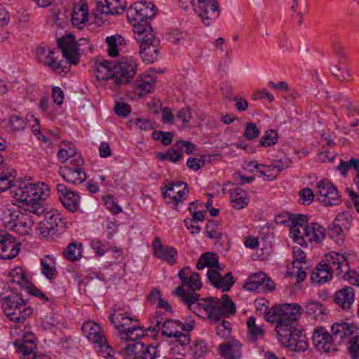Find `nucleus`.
Wrapping results in <instances>:
<instances>
[{
  "label": "nucleus",
  "instance_id": "603ef678",
  "mask_svg": "<svg viewBox=\"0 0 359 359\" xmlns=\"http://www.w3.org/2000/svg\"><path fill=\"white\" fill-rule=\"evenodd\" d=\"M205 230L210 238H219L222 236L219 224L215 221L208 222L206 224Z\"/></svg>",
  "mask_w": 359,
  "mask_h": 359
},
{
  "label": "nucleus",
  "instance_id": "69168bd1",
  "mask_svg": "<svg viewBox=\"0 0 359 359\" xmlns=\"http://www.w3.org/2000/svg\"><path fill=\"white\" fill-rule=\"evenodd\" d=\"M176 117L182 120L184 123H187L191 119L192 114L189 107H184L177 111Z\"/></svg>",
  "mask_w": 359,
  "mask_h": 359
},
{
  "label": "nucleus",
  "instance_id": "4c0bfd02",
  "mask_svg": "<svg viewBox=\"0 0 359 359\" xmlns=\"http://www.w3.org/2000/svg\"><path fill=\"white\" fill-rule=\"evenodd\" d=\"M62 144L64 147L60 149L57 156L60 162L64 163L69 158L76 156V147L73 143L69 142L62 141Z\"/></svg>",
  "mask_w": 359,
  "mask_h": 359
},
{
  "label": "nucleus",
  "instance_id": "f257e3e1",
  "mask_svg": "<svg viewBox=\"0 0 359 359\" xmlns=\"http://www.w3.org/2000/svg\"><path fill=\"white\" fill-rule=\"evenodd\" d=\"M96 77L105 88L116 91L122 85L130 82L137 72V65L133 59L118 62L102 60L96 62Z\"/></svg>",
  "mask_w": 359,
  "mask_h": 359
},
{
  "label": "nucleus",
  "instance_id": "cd10ccee",
  "mask_svg": "<svg viewBox=\"0 0 359 359\" xmlns=\"http://www.w3.org/2000/svg\"><path fill=\"white\" fill-rule=\"evenodd\" d=\"M304 236L309 242H321L325 238V229L316 223H311L303 229Z\"/></svg>",
  "mask_w": 359,
  "mask_h": 359
},
{
  "label": "nucleus",
  "instance_id": "a211bd4d",
  "mask_svg": "<svg viewBox=\"0 0 359 359\" xmlns=\"http://www.w3.org/2000/svg\"><path fill=\"white\" fill-rule=\"evenodd\" d=\"M358 327L347 323H335L331 327V332L334 341L339 344L346 340L351 344V339L358 335Z\"/></svg>",
  "mask_w": 359,
  "mask_h": 359
},
{
  "label": "nucleus",
  "instance_id": "338daca9",
  "mask_svg": "<svg viewBox=\"0 0 359 359\" xmlns=\"http://www.w3.org/2000/svg\"><path fill=\"white\" fill-rule=\"evenodd\" d=\"M52 97L56 104L60 105L63 102L64 92L59 87H53L52 90Z\"/></svg>",
  "mask_w": 359,
  "mask_h": 359
},
{
  "label": "nucleus",
  "instance_id": "6e6552de",
  "mask_svg": "<svg viewBox=\"0 0 359 359\" xmlns=\"http://www.w3.org/2000/svg\"><path fill=\"white\" fill-rule=\"evenodd\" d=\"M277 336L281 344L291 351H305L308 348L307 339L302 329L293 327L285 331L280 330Z\"/></svg>",
  "mask_w": 359,
  "mask_h": 359
},
{
  "label": "nucleus",
  "instance_id": "680f3d73",
  "mask_svg": "<svg viewBox=\"0 0 359 359\" xmlns=\"http://www.w3.org/2000/svg\"><path fill=\"white\" fill-rule=\"evenodd\" d=\"M205 164V160L203 157L195 158L189 157L187 160V165L189 168L197 170L203 166Z\"/></svg>",
  "mask_w": 359,
  "mask_h": 359
},
{
  "label": "nucleus",
  "instance_id": "2eb2a0df",
  "mask_svg": "<svg viewBox=\"0 0 359 359\" xmlns=\"http://www.w3.org/2000/svg\"><path fill=\"white\" fill-rule=\"evenodd\" d=\"M57 197L62 205L70 212H76L80 210V196L63 184L57 185Z\"/></svg>",
  "mask_w": 359,
  "mask_h": 359
},
{
  "label": "nucleus",
  "instance_id": "473e14b6",
  "mask_svg": "<svg viewBox=\"0 0 359 359\" xmlns=\"http://www.w3.org/2000/svg\"><path fill=\"white\" fill-rule=\"evenodd\" d=\"M55 50L48 48L47 54L41 57L39 62L43 63L45 66L50 67L53 72L61 73L64 72V68L61 61H57V58L55 57Z\"/></svg>",
  "mask_w": 359,
  "mask_h": 359
},
{
  "label": "nucleus",
  "instance_id": "c85d7f7f",
  "mask_svg": "<svg viewBox=\"0 0 359 359\" xmlns=\"http://www.w3.org/2000/svg\"><path fill=\"white\" fill-rule=\"evenodd\" d=\"M20 214V210L18 211V213L13 211L8 215H5L3 218V223L6 229L21 234L22 221Z\"/></svg>",
  "mask_w": 359,
  "mask_h": 359
},
{
  "label": "nucleus",
  "instance_id": "f704fd0d",
  "mask_svg": "<svg viewBox=\"0 0 359 359\" xmlns=\"http://www.w3.org/2000/svg\"><path fill=\"white\" fill-rule=\"evenodd\" d=\"M305 311L309 316L319 320H323L327 314L326 308L322 304L316 301L308 302L305 306Z\"/></svg>",
  "mask_w": 359,
  "mask_h": 359
},
{
  "label": "nucleus",
  "instance_id": "58836bf2",
  "mask_svg": "<svg viewBox=\"0 0 359 359\" xmlns=\"http://www.w3.org/2000/svg\"><path fill=\"white\" fill-rule=\"evenodd\" d=\"M145 330L139 326V323L132 325L129 330L120 335L121 339L134 341L141 337L144 336Z\"/></svg>",
  "mask_w": 359,
  "mask_h": 359
},
{
  "label": "nucleus",
  "instance_id": "de8ad7c7",
  "mask_svg": "<svg viewBox=\"0 0 359 359\" xmlns=\"http://www.w3.org/2000/svg\"><path fill=\"white\" fill-rule=\"evenodd\" d=\"M46 259H52L50 255H46L45 258L41 259V272L48 279L51 280L55 277L56 270L46 262Z\"/></svg>",
  "mask_w": 359,
  "mask_h": 359
},
{
  "label": "nucleus",
  "instance_id": "0e129e2a",
  "mask_svg": "<svg viewBox=\"0 0 359 359\" xmlns=\"http://www.w3.org/2000/svg\"><path fill=\"white\" fill-rule=\"evenodd\" d=\"M116 114L120 116H126L130 113V107L124 102H118L114 107Z\"/></svg>",
  "mask_w": 359,
  "mask_h": 359
},
{
  "label": "nucleus",
  "instance_id": "ea45409f",
  "mask_svg": "<svg viewBox=\"0 0 359 359\" xmlns=\"http://www.w3.org/2000/svg\"><path fill=\"white\" fill-rule=\"evenodd\" d=\"M246 324L251 340L255 341L259 337H264V330L262 326L256 324L255 317H249Z\"/></svg>",
  "mask_w": 359,
  "mask_h": 359
},
{
  "label": "nucleus",
  "instance_id": "09e8293b",
  "mask_svg": "<svg viewBox=\"0 0 359 359\" xmlns=\"http://www.w3.org/2000/svg\"><path fill=\"white\" fill-rule=\"evenodd\" d=\"M278 141V135L275 130H269L266 131L264 136L260 140V145L262 147H269L276 144Z\"/></svg>",
  "mask_w": 359,
  "mask_h": 359
},
{
  "label": "nucleus",
  "instance_id": "79ce46f5",
  "mask_svg": "<svg viewBox=\"0 0 359 359\" xmlns=\"http://www.w3.org/2000/svg\"><path fill=\"white\" fill-rule=\"evenodd\" d=\"M11 336L17 351L19 353H22V330L20 325H15L11 327Z\"/></svg>",
  "mask_w": 359,
  "mask_h": 359
},
{
  "label": "nucleus",
  "instance_id": "f03ea898",
  "mask_svg": "<svg viewBox=\"0 0 359 359\" xmlns=\"http://www.w3.org/2000/svg\"><path fill=\"white\" fill-rule=\"evenodd\" d=\"M348 271V260L345 254L331 252L319 263L311 274L313 283H323L330 280L333 274L345 279Z\"/></svg>",
  "mask_w": 359,
  "mask_h": 359
},
{
  "label": "nucleus",
  "instance_id": "aec40b11",
  "mask_svg": "<svg viewBox=\"0 0 359 359\" xmlns=\"http://www.w3.org/2000/svg\"><path fill=\"white\" fill-rule=\"evenodd\" d=\"M207 276L210 283L215 287L221 289L222 292L229 291L234 284L231 272H228L222 277L217 270L208 269Z\"/></svg>",
  "mask_w": 359,
  "mask_h": 359
},
{
  "label": "nucleus",
  "instance_id": "5fc2aeb1",
  "mask_svg": "<svg viewBox=\"0 0 359 359\" xmlns=\"http://www.w3.org/2000/svg\"><path fill=\"white\" fill-rule=\"evenodd\" d=\"M300 196V203L308 205L311 204L314 199L313 191L309 188H304L299 192Z\"/></svg>",
  "mask_w": 359,
  "mask_h": 359
},
{
  "label": "nucleus",
  "instance_id": "bb28decb",
  "mask_svg": "<svg viewBox=\"0 0 359 359\" xmlns=\"http://www.w3.org/2000/svg\"><path fill=\"white\" fill-rule=\"evenodd\" d=\"M212 4L214 5L213 6L205 5L204 8L205 9H203L204 12L195 11L206 26H210L220 14V10L217 0H214Z\"/></svg>",
  "mask_w": 359,
  "mask_h": 359
},
{
  "label": "nucleus",
  "instance_id": "864d4df0",
  "mask_svg": "<svg viewBox=\"0 0 359 359\" xmlns=\"http://www.w3.org/2000/svg\"><path fill=\"white\" fill-rule=\"evenodd\" d=\"M264 318L271 323L278 324L279 318V306L268 309L266 306L264 311Z\"/></svg>",
  "mask_w": 359,
  "mask_h": 359
},
{
  "label": "nucleus",
  "instance_id": "20e7f679",
  "mask_svg": "<svg viewBox=\"0 0 359 359\" xmlns=\"http://www.w3.org/2000/svg\"><path fill=\"white\" fill-rule=\"evenodd\" d=\"M135 38L140 44V54L143 61L148 64L154 62L158 57L160 41L152 27L145 30L143 27L136 26Z\"/></svg>",
  "mask_w": 359,
  "mask_h": 359
},
{
  "label": "nucleus",
  "instance_id": "39448f33",
  "mask_svg": "<svg viewBox=\"0 0 359 359\" xmlns=\"http://www.w3.org/2000/svg\"><path fill=\"white\" fill-rule=\"evenodd\" d=\"M25 188L27 195L24 198V210L33 212L36 215L43 214L46 210L43 201L50 195L49 186L43 181H39Z\"/></svg>",
  "mask_w": 359,
  "mask_h": 359
},
{
  "label": "nucleus",
  "instance_id": "a18cd8bd",
  "mask_svg": "<svg viewBox=\"0 0 359 359\" xmlns=\"http://www.w3.org/2000/svg\"><path fill=\"white\" fill-rule=\"evenodd\" d=\"M36 215L31 211L24 210V235H30L35 222Z\"/></svg>",
  "mask_w": 359,
  "mask_h": 359
},
{
  "label": "nucleus",
  "instance_id": "c756f323",
  "mask_svg": "<svg viewBox=\"0 0 359 359\" xmlns=\"http://www.w3.org/2000/svg\"><path fill=\"white\" fill-rule=\"evenodd\" d=\"M205 267H208L209 269H219V264L217 256L212 252L203 253L196 263V269L202 270Z\"/></svg>",
  "mask_w": 359,
  "mask_h": 359
},
{
  "label": "nucleus",
  "instance_id": "2f4dec72",
  "mask_svg": "<svg viewBox=\"0 0 359 359\" xmlns=\"http://www.w3.org/2000/svg\"><path fill=\"white\" fill-rule=\"evenodd\" d=\"M155 79L150 75L141 76L135 83V92L141 96L151 92L155 84Z\"/></svg>",
  "mask_w": 359,
  "mask_h": 359
},
{
  "label": "nucleus",
  "instance_id": "f8f14e48",
  "mask_svg": "<svg viewBox=\"0 0 359 359\" xmlns=\"http://www.w3.org/2000/svg\"><path fill=\"white\" fill-rule=\"evenodd\" d=\"M161 334L168 338H173V342L181 346L187 345L190 342L189 334L182 333L181 322L168 319L163 322L161 327Z\"/></svg>",
  "mask_w": 359,
  "mask_h": 359
},
{
  "label": "nucleus",
  "instance_id": "4468645a",
  "mask_svg": "<svg viewBox=\"0 0 359 359\" xmlns=\"http://www.w3.org/2000/svg\"><path fill=\"white\" fill-rule=\"evenodd\" d=\"M312 340L315 347L320 352L333 353L337 351L332 335L323 327H317L314 330Z\"/></svg>",
  "mask_w": 359,
  "mask_h": 359
},
{
  "label": "nucleus",
  "instance_id": "c9c22d12",
  "mask_svg": "<svg viewBox=\"0 0 359 359\" xmlns=\"http://www.w3.org/2000/svg\"><path fill=\"white\" fill-rule=\"evenodd\" d=\"M351 169L356 172V177L359 180V158H351L347 161L340 160V163L337 167V170L344 177H346L347 172Z\"/></svg>",
  "mask_w": 359,
  "mask_h": 359
},
{
  "label": "nucleus",
  "instance_id": "a19ab883",
  "mask_svg": "<svg viewBox=\"0 0 359 359\" xmlns=\"http://www.w3.org/2000/svg\"><path fill=\"white\" fill-rule=\"evenodd\" d=\"M190 354L195 358L204 357L209 352L207 344L202 339L196 340L189 349Z\"/></svg>",
  "mask_w": 359,
  "mask_h": 359
},
{
  "label": "nucleus",
  "instance_id": "4d7b16f0",
  "mask_svg": "<svg viewBox=\"0 0 359 359\" xmlns=\"http://www.w3.org/2000/svg\"><path fill=\"white\" fill-rule=\"evenodd\" d=\"M106 43L107 44V52L109 56L116 57L118 54L117 48V39L114 36H107L106 38Z\"/></svg>",
  "mask_w": 359,
  "mask_h": 359
},
{
  "label": "nucleus",
  "instance_id": "f3484780",
  "mask_svg": "<svg viewBox=\"0 0 359 359\" xmlns=\"http://www.w3.org/2000/svg\"><path fill=\"white\" fill-rule=\"evenodd\" d=\"M81 331L89 341L98 344L100 347L109 348L104 336L102 334V328L98 324L93 321H87L83 324Z\"/></svg>",
  "mask_w": 359,
  "mask_h": 359
},
{
  "label": "nucleus",
  "instance_id": "49530a36",
  "mask_svg": "<svg viewBox=\"0 0 359 359\" xmlns=\"http://www.w3.org/2000/svg\"><path fill=\"white\" fill-rule=\"evenodd\" d=\"M260 131L255 123L247 122L245 124L244 137L248 140H252L259 135Z\"/></svg>",
  "mask_w": 359,
  "mask_h": 359
},
{
  "label": "nucleus",
  "instance_id": "bf43d9fd",
  "mask_svg": "<svg viewBox=\"0 0 359 359\" xmlns=\"http://www.w3.org/2000/svg\"><path fill=\"white\" fill-rule=\"evenodd\" d=\"M352 359H359V336L355 335L351 339V345L348 347Z\"/></svg>",
  "mask_w": 359,
  "mask_h": 359
},
{
  "label": "nucleus",
  "instance_id": "7c9ffc66",
  "mask_svg": "<svg viewBox=\"0 0 359 359\" xmlns=\"http://www.w3.org/2000/svg\"><path fill=\"white\" fill-rule=\"evenodd\" d=\"M219 350L226 359H238L241 355V345L237 342L222 344Z\"/></svg>",
  "mask_w": 359,
  "mask_h": 359
},
{
  "label": "nucleus",
  "instance_id": "393cba45",
  "mask_svg": "<svg viewBox=\"0 0 359 359\" xmlns=\"http://www.w3.org/2000/svg\"><path fill=\"white\" fill-rule=\"evenodd\" d=\"M88 8L87 4L83 1L79 2L74 6L72 23L74 27L81 29V25H85L88 19Z\"/></svg>",
  "mask_w": 359,
  "mask_h": 359
},
{
  "label": "nucleus",
  "instance_id": "37998d69",
  "mask_svg": "<svg viewBox=\"0 0 359 359\" xmlns=\"http://www.w3.org/2000/svg\"><path fill=\"white\" fill-rule=\"evenodd\" d=\"M24 290L29 293V294L36 297L45 302L49 301V299L46 296V294L42 292L40 289L36 287L34 284L29 283L28 280L26 278L25 275L24 274Z\"/></svg>",
  "mask_w": 359,
  "mask_h": 359
},
{
  "label": "nucleus",
  "instance_id": "0eeeda50",
  "mask_svg": "<svg viewBox=\"0 0 359 359\" xmlns=\"http://www.w3.org/2000/svg\"><path fill=\"white\" fill-rule=\"evenodd\" d=\"M154 8V5L150 2L138 1L130 5L126 10L127 18L133 24L135 34L136 26L143 27L145 30L151 27L147 20L155 15Z\"/></svg>",
  "mask_w": 359,
  "mask_h": 359
},
{
  "label": "nucleus",
  "instance_id": "5701e85b",
  "mask_svg": "<svg viewBox=\"0 0 359 359\" xmlns=\"http://www.w3.org/2000/svg\"><path fill=\"white\" fill-rule=\"evenodd\" d=\"M96 8L104 14H118L125 10L126 0H94Z\"/></svg>",
  "mask_w": 359,
  "mask_h": 359
},
{
  "label": "nucleus",
  "instance_id": "e2e57ef3",
  "mask_svg": "<svg viewBox=\"0 0 359 359\" xmlns=\"http://www.w3.org/2000/svg\"><path fill=\"white\" fill-rule=\"evenodd\" d=\"M135 125L141 130H150L154 128V123L149 119L143 118L136 119Z\"/></svg>",
  "mask_w": 359,
  "mask_h": 359
},
{
  "label": "nucleus",
  "instance_id": "13d9d810",
  "mask_svg": "<svg viewBox=\"0 0 359 359\" xmlns=\"http://www.w3.org/2000/svg\"><path fill=\"white\" fill-rule=\"evenodd\" d=\"M176 147L182 153L190 154L196 149V146L189 141L178 140L176 142Z\"/></svg>",
  "mask_w": 359,
  "mask_h": 359
},
{
  "label": "nucleus",
  "instance_id": "052dcab7",
  "mask_svg": "<svg viewBox=\"0 0 359 359\" xmlns=\"http://www.w3.org/2000/svg\"><path fill=\"white\" fill-rule=\"evenodd\" d=\"M46 224H48L49 229L52 231V235H55L58 231L59 224H62V221L58 216L51 215L49 218L44 221Z\"/></svg>",
  "mask_w": 359,
  "mask_h": 359
},
{
  "label": "nucleus",
  "instance_id": "72a5a7b5",
  "mask_svg": "<svg viewBox=\"0 0 359 359\" xmlns=\"http://www.w3.org/2000/svg\"><path fill=\"white\" fill-rule=\"evenodd\" d=\"M202 283L201 281L200 275L197 272H192L186 283H182L178 287H182L183 293L186 295L191 294V292H195L196 290H199L201 288Z\"/></svg>",
  "mask_w": 359,
  "mask_h": 359
},
{
  "label": "nucleus",
  "instance_id": "b1692460",
  "mask_svg": "<svg viewBox=\"0 0 359 359\" xmlns=\"http://www.w3.org/2000/svg\"><path fill=\"white\" fill-rule=\"evenodd\" d=\"M353 301V288L349 286H346L337 290L333 297V302L344 310L350 309Z\"/></svg>",
  "mask_w": 359,
  "mask_h": 359
},
{
  "label": "nucleus",
  "instance_id": "9d476101",
  "mask_svg": "<svg viewBox=\"0 0 359 359\" xmlns=\"http://www.w3.org/2000/svg\"><path fill=\"white\" fill-rule=\"evenodd\" d=\"M85 43H88V39L81 38L76 41L74 36L70 33L57 39V44L63 57L73 65L77 64L79 60V46Z\"/></svg>",
  "mask_w": 359,
  "mask_h": 359
},
{
  "label": "nucleus",
  "instance_id": "6ab92c4d",
  "mask_svg": "<svg viewBox=\"0 0 359 359\" xmlns=\"http://www.w3.org/2000/svg\"><path fill=\"white\" fill-rule=\"evenodd\" d=\"M154 255L157 258L163 260L170 264H175L177 257V251L172 247L163 245L161 238L155 237L153 243Z\"/></svg>",
  "mask_w": 359,
  "mask_h": 359
},
{
  "label": "nucleus",
  "instance_id": "e433bc0d",
  "mask_svg": "<svg viewBox=\"0 0 359 359\" xmlns=\"http://www.w3.org/2000/svg\"><path fill=\"white\" fill-rule=\"evenodd\" d=\"M62 255L65 258L71 262L79 260L82 255V244L76 242L69 243L63 251Z\"/></svg>",
  "mask_w": 359,
  "mask_h": 359
},
{
  "label": "nucleus",
  "instance_id": "9b49d317",
  "mask_svg": "<svg viewBox=\"0 0 359 359\" xmlns=\"http://www.w3.org/2000/svg\"><path fill=\"white\" fill-rule=\"evenodd\" d=\"M316 187L318 200L324 206L338 205L341 203L338 190L330 181H318Z\"/></svg>",
  "mask_w": 359,
  "mask_h": 359
},
{
  "label": "nucleus",
  "instance_id": "412c9836",
  "mask_svg": "<svg viewBox=\"0 0 359 359\" xmlns=\"http://www.w3.org/2000/svg\"><path fill=\"white\" fill-rule=\"evenodd\" d=\"M71 163L75 165V168H71L64 166L60 168L59 173L64 180H68L69 177L74 180H86V174L81 166L83 164V160L80 155L74 156Z\"/></svg>",
  "mask_w": 359,
  "mask_h": 359
},
{
  "label": "nucleus",
  "instance_id": "a878e982",
  "mask_svg": "<svg viewBox=\"0 0 359 359\" xmlns=\"http://www.w3.org/2000/svg\"><path fill=\"white\" fill-rule=\"evenodd\" d=\"M290 161L285 158L278 161H274L269 165L263 166V170H259L261 175H264L269 178L276 179L278 173L289 167Z\"/></svg>",
  "mask_w": 359,
  "mask_h": 359
},
{
  "label": "nucleus",
  "instance_id": "8fccbe9b",
  "mask_svg": "<svg viewBox=\"0 0 359 359\" xmlns=\"http://www.w3.org/2000/svg\"><path fill=\"white\" fill-rule=\"evenodd\" d=\"M231 202L234 208L242 209L248 205L247 195L238 196V194L230 193Z\"/></svg>",
  "mask_w": 359,
  "mask_h": 359
},
{
  "label": "nucleus",
  "instance_id": "3c124183",
  "mask_svg": "<svg viewBox=\"0 0 359 359\" xmlns=\"http://www.w3.org/2000/svg\"><path fill=\"white\" fill-rule=\"evenodd\" d=\"M290 234L293 240L299 245H304L306 243L304 231H302L301 227L295 226H290Z\"/></svg>",
  "mask_w": 359,
  "mask_h": 359
},
{
  "label": "nucleus",
  "instance_id": "dca6fc26",
  "mask_svg": "<svg viewBox=\"0 0 359 359\" xmlns=\"http://www.w3.org/2000/svg\"><path fill=\"white\" fill-rule=\"evenodd\" d=\"M187 187V184L184 181H168L161 187L163 197L169 198L167 203L174 202L178 204L188 192Z\"/></svg>",
  "mask_w": 359,
  "mask_h": 359
},
{
  "label": "nucleus",
  "instance_id": "423d86ee",
  "mask_svg": "<svg viewBox=\"0 0 359 359\" xmlns=\"http://www.w3.org/2000/svg\"><path fill=\"white\" fill-rule=\"evenodd\" d=\"M205 307L208 318L215 323L236 313L235 304L227 294H223L221 299L208 297V304H205Z\"/></svg>",
  "mask_w": 359,
  "mask_h": 359
},
{
  "label": "nucleus",
  "instance_id": "774afa93",
  "mask_svg": "<svg viewBox=\"0 0 359 359\" xmlns=\"http://www.w3.org/2000/svg\"><path fill=\"white\" fill-rule=\"evenodd\" d=\"M90 245L99 256L103 255L107 252L104 245L99 239H93Z\"/></svg>",
  "mask_w": 359,
  "mask_h": 359
},
{
  "label": "nucleus",
  "instance_id": "1a4fd4ad",
  "mask_svg": "<svg viewBox=\"0 0 359 359\" xmlns=\"http://www.w3.org/2000/svg\"><path fill=\"white\" fill-rule=\"evenodd\" d=\"M302 308L298 304H285L279 306L278 323L276 325V333L292 329L294 327L302 314Z\"/></svg>",
  "mask_w": 359,
  "mask_h": 359
},
{
  "label": "nucleus",
  "instance_id": "ddd939ff",
  "mask_svg": "<svg viewBox=\"0 0 359 359\" xmlns=\"http://www.w3.org/2000/svg\"><path fill=\"white\" fill-rule=\"evenodd\" d=\"M172 294L180 297L184 304L187 305L188 309L197 316H200L201 311H204L207 314V309L205 307V304H208V298L200 299V295L194 292L186 295L183 293V290L181 287H177L172 292Z\"/></svg>",
  "mask_w": 359,
  "mask_h": 359
},
{
  "label": "nucleus",
  "instance_id": "7ed1b4c3",
  "mask_svg": "<svg viewBox=\"0 0 359 359\" xmlns=\"http://www.w3.org/2000/svg\"><path fill=\"white\" fill-rule=\"evenodd\" d=\"M8 287L12 296L3 299L2 306L6 315L13 322H20L22 318L21 305L22 304V268L20 266L13 269L9 273Z\"/></svg>",
  "mask_w": 359,
  "mask_h": 359
},
{
  "label": "nucleus",
  "instance_id": "4be33fe9",
  "mask_svg": "<svg viewBox=\"0 0 359 359\" xmlns=\"http://www.w3.org/2000/svg\"><path fill=\"white\" fill-rule=\"evenodd\" d=\"M111 323L114 325L115 328L119 332L121 335L127 330H129L132 323H137V320L131 317L128 312L116 311L109 316Z\"/></svg>",
  "mask_w": 359,
  "mask_h": 359
},
{
  "label": "nucleus",
  "instance_id": "c03bdc74",
  "mask_svg": "<svg viewBox=\"0 0 359 359\" xmlns=\"http://www.w3.org/2000/svg\"><path fill=\"white\" fill-rule=\"evenodd\" d=\"M333 76L340 81H348L351 77L348 70L339 65H334L331 68Z\"/></svg>",
  "mask_w": 359,
  "mask_h": 359
},
{
  "label": "nucleus",
  "instance_id": "6e6d98bb",
  "mask_svg": "<svg viewBox=\"0 0 359 359\" xmlns=\"http://www.w3.org/2000/svg\"><path fill=\"white\" fill-rule=\"evenodd\" d=\"M308 217L305 215L297 214V215H292L291 214V222L290 226H299L301 227L303 230L304 228L307 224Z\"/></svg>",
  "mask_w": 359,
  "mask_h": 359
}]
</instances>
